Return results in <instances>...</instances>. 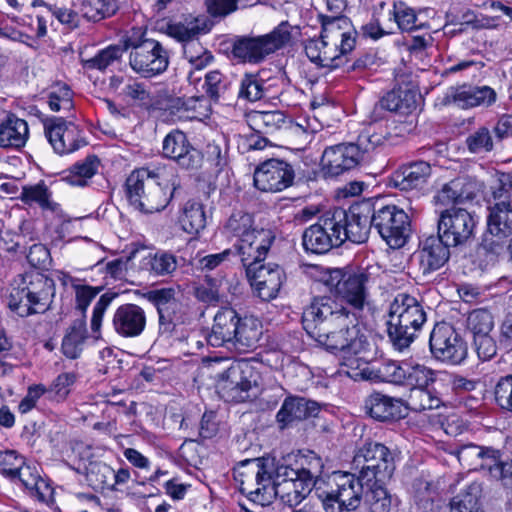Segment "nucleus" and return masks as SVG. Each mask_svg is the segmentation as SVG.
<instances>
[{
    "mask_svg": "<svg viewBox=\"0 0 512 512\" xmlns=\"http://www.w3.org/2000/svg\"><path fill=\"white\" fill-rule=\"evenodd\" d=\"M323 467L322 459L313 452L301 456L293 464L288 459L278 461L274 498H279L290 508L296 507L310 494Z\"/></svg>",
    "mask_w": 512,
    "mask_h": 512,
    "instance_id": "f257e3e1",
    "label": "nucleus"
},
{
    "mask_svg": "<svg viewBox=\"0 0 512 512\" xmlns=\"http://www.w3.org/2000/svg\"><path fill=\"white\" fill-rule=\"evenodd\" d=\"M55 294L54 281L38 271L17 275L11 282L7 294L8 308L20 317L44 313Z\"/></svg>",
    "mask_w": 512,
    "mask_h": 512,
    "instance_id": "f03ea898",
    "label": "nucleus"
},
{
    "mask_svg": "<svg viewBox=\"0 0 512 512\" xmlns=\"http://www.w3.org/2000/svg\"><path fill=\"white\" fill-rule=\"evenodd\" d=\"M427 320L426 311L420 300L407 293H398L390 303L387 335L398 351L408 348Z\"/></svg>",
    "mask_w": 512,
    "mask_h": 512,
    "instance_id": "7ed1b4c3",
    "label": "nucleus"
},
{
    "mask_svg": "<svg viewBox=\"0 0 512 512\" xmlns=\"http://www.w3.org/2000/svg\"><path fill=\"white\" fill-rule=\"evenodd\" d=\"M364 376L373 381L388 382L406 386L411 393L444 383L447 375L414 361L384 360L363 371Z\"/></svg>",
    "mask_w": 512,
    "mask_h": 512,
    "instance_id": "20e7f679",
    "label": "nucleus"
},
{
    "mask_svg": "<svg viewBox=\"0 0 512 512\" xmlns=\"http://www.w3.org/2000/svg\"><path fill=\"white\" fill-rule=\"evenodd\" d=\"M350 316L349 322L328 328L316 339L329 352L344 360L353 357L365 359L370 348L366 331L359 326L355 312H350Z\"/></svg>",
    "mask_w": 512,
    "mask_h": 512,
    "instance_id": "39448f33",
    "label": "nucleus"
},
{
    "mask_svg": "<svg viewBox=\"0 0 512 512\" xmlns=\"http://www.w3.org/2000/svg\"><path fill=\"white\" fill-rule=\"evenodd\" d=\"M261 376L253 363L240 360L218 375L217 390L230 402L242 403L255 399L260 393Z\"/></svg>",
    "mask_w": 512,
    "mask_h": 512,
    "instance_id": "423d86ee",
    "label": "nucleus"
},
{
    "mask_svg": "<svg viewBox=\"0 0 512 512\" xmlns=\"http://www.w3.org/2000/svg\"><path fill=\"white\" fill-rule=\"evenodd\" d=\"M226 228L237 238L235 247L241 261L266 257L274 237L270 230L256 229L251 214L242 211L233 213Z\"/></svg>",
    "mask_w": 512,
    "mask_h": 512,
    "instance_id": "0eeeda50",
    "label": "nucleus"
},
{
    "mask_svg": "<svg viewBox=\"0 0 512 512\" xmlns=\"http://www.w3.org/2000/svg\"><path fill=\"white\" fill-rule=\"evenodd\" d=\"M352 466L366 485L385 483L395 471V459L384 444L370 441L356 451Z\"/></svg>",
    "mask_w": 512,
    "mask_h": 512,
    "instance_id": "6e6552de",
    "label": "nucleus"
},
{
    "mask_svg": "<svg viewBox=\"0 0 512 512\" xmlns=\"http://www.w3.org/2000/svg\"><path fill=\"white\" fill-rule=\"evenodd\" d=\"M350 310L330 296H316L303 309L302 325L313 338L336 325L349 322Z\"/></svg>",
    "mask_w": 512,
    "mask_h": 512,
    "instance_id": "1a4fd4ad",
    "label": "nucleus"
},
{
    "mask_svg": "<svg viewBox=\"0 0 512 512\" xmlns=\"http://www.w3.org/2000/svg\"><path fill=\"white\" fill-rule=\"evenodd\" d=\"M371 225L392 249L403 247L412 231L410 217L402 208L394 204L373 203Z\"/></svg>",
    "mask_w": 512,
    "mask_h": 512,
    "instance_id": "9d476101",
    "label": "nucleus"
},
{
    "mask_svg": "<svg viewBox=\"0 0 512 512\" xmlns=\"http://www.w3.org/2000/svg\"><path fill=\"white\" fill-rule=\"evenodd\" d=\"M291 39L290 25L282 21L273 31L259 37H242L233 43L232 54L242 62L259 63Z\"/></svg>",
    "mask_w": 512,
    "mask_h": 512,
    "instance_id": "9b49d317",
    "label": "nucleus"
},
{
    "mask_svg": "<svg viewBox=\"0 0 512 512\" xmlns=\"http://www.w3.org/2000/svg\"><path fill=\"white\" fill-rule=\"evenodd\" d=\"M476 215L467 209L450 207L440 212L437 235L448 246L457 248L469 245L475 238Z\"/></svg>",
    "mask_w": 512,
    "mask_h": 512,
    "instance_id": "f8f14e48",
    "label": "nucleus"
},
{
    "mask_svg": "<svg viewBox=\"0 0 512 512\" xmlns=\"http://www.w3.org/2000/svg\"><path fill=\"white\" fill-rule=\"evenodd\" d=\"M332 482L335 489L323 491L319 497L327 512H335V504L339 511H352L359 507L364 497L366 484L358 475L349 472H334Z\"/></svg>",
    "mask_w": 512,
    "mask_h": 512,
    "instance_id": "ddd939ff",
    "label": "nucleus"
},
{
    "mask_svg": "<svg viewBox=\"0 0 512 512\" xmlns=\"http://www.w3.org/2000/svg\"><path fill=\"white\" fill-rule=\"evenodd\" d=\"M125 49H130L129 65L131 69L145 78L163 73L169 64L168 51L154 39L126 42Z\"/></svg>",
    "mask_w": 512,
    "mask_h": 512,
    "instance_id": "4468645a",
    "label": "nucleus"
},
{
    "mask_svg": "<svg viewBox=\"0 0 512 512\" xmlns=\"http://www.w3.org/2000/svg\"><path fill=\"white\" fill-rule=\"evenodd\" d=\"M371 274L367 269H335L330 274L329 284L339 298L355 311H362L368 298Z\"/></svg>",
    "mask_w": 512,
    "mask_h": 512,
    "instance_id": "2eb2a0df",
    "label": "nucleus"
},
{
    "mask_svg": "<svg viewBox=\"0 0 512 512\" xmlns=\"http://www.w3.org/2000/svg\"><path fill=\"white\" fill-rule=\"evenodd\" d=\"M344 221L341 211H327L317 222L306 228L302 235L305 251L325 254L341 245L340 227Z\"/></svg>",
    "mask_w": 512,
    "mask_h": 512,
    "instance_id": "dca6fc26",
    "label": "nucleus"
},
{
    "mask_svg": "<svg viewBox=\"0 0 512 512\" xmlns=\"http://www.w3.org/2000/svg\"><path fill=\"white\" fill-rule=\"evenodd\" d=\"M154 182L149 179L146 171L134 170L126 179V196L129 203L144 213L163 210L169 203L167 196L160 188L154 189Z\"/></svg>",
    "mask_w": 512,
    "mask_h": 512,
    "instance_id": "f3484780",
    "label": "nucleus"
},
{
    "mask_svg": "<svg viewBox=\"0 0 512 512\" xmlns=\"http://www.w3.org/2000/svg\"><path fill=\"white\" fill-rule=\"evenodd\" d=\"M264 259L265 257L241 262L246 268V275L256 295L263 301H270L277 297L285 273L277 264H262Z\"/></svg>",
    "mask_w": 512,
    "mask_h": 512,
    "instance_id": "a211bd4d",
    "label": "nucleus"
},
{
    "mask_svg": "<svg viewBox=\"0 0 512 512\" xmlns=\"http://www.w3.org/2000/svg\"><path fill=\"white\" fill-rule=\"evenodd\" d=\"M430 351L442 362L459 364L466 358V344L454 327L446 322L437 323L429 339Z\"/></svg>",
    "mask_w": 512,
    "mask_h": 512,
    "instance_id": "6ab92c4d",
    "label": "nucleus"
},
{
    "mask_svg": "<svg viewBox=\"0 0 512 512\" xmlns=\"http://www.w3.org/2000/svg\"><path fill=\"white\" fill-rule=\"evenodd\" d=\"M366 164L354 142H345L324 149L320 167L324 178H335Z\"/></svg>",
    "mask_w": 512,
    "mask_h": 512,
    "instance_id": "aec40b11",
    "label": "nucleus"
},
{
    "mask_svg": "<svg viewBox=\"0 0 512 512\" xmlns=\"http://www.w3.org/2000/svg\"><path fill=\"white\" fill-rule=\"evenodd\" d=\"M332 211H341L342 215L344 214V221L339 228L341 244L346 240L356 244L367 241L370 229L373 228L371 225L373 202L371 200L355 203L348 210L335 208Z\"/></svg>",
    "mask_w": 512,
    "mask_h": 512,
    "instance_id": "412c9836",
    "label": "nucleus"
},
{
    "mask_svg": "<svg viewBox=\"0 0 512 512\" xmlns=\"http://www.w3.org/2000/svg\"><path fill=\"white\" fill-rule=\"evenodd\" d=\"M294 177V169L288 162L269 159L256 168L254 185L263 192H279L291 186Z\"/></svg>",
    "mask_w": 512,
    "mask_h": 512,
    "instance_id": "4be33fe9",
    "label": "nucleus"
},
{
    "mask_svg": "<svg viewBox=\"0 0 512 512\" xmlns=\"http://www.w3.org/2000/svg\"><path fill=\"white\" fill-rule=\"evenodd\" d=\"M247 463L252 466L255 474L254 489L248 493V498L261 506L269 505L274 499L276 464L271 458H254Z\"/></svg>",
    "mask_w": 512,
    "mask_h": 512,
    "instance_id": "5701e85b",
    "label": "nucleus"
},
{
    "mask_svg": "<svg viewBox=\"0 0 512 512\" xmlns=\"http://www.w3.org/2000/svg\"><path fill=\"white\" fill-rule=\"evenodd\" d=\"M166 158L172 159L185 169H197L201 166L203 155L188 141L185 133L174 130L166 135L162 144Z\"/></svg>",
    "mask_w": 512,
    "mask_h": 512,
    "instance_id": "b1692460",
    "label": "nucleus"
},
{
    "mask_svg": "<svg viewBox=\"0 0 512 512\" xmlns=\"http://www.w3.org/2000/svg\"><path fill=\"white\" fill-rule=\"evenodd\" d=\"M321 37L329 44L338 46L342 53H349L355 48L357 32L342 14L320 15Z\"/></svg>",
    "mask_w": 512,
    "mask_h": 512,
    "instance_id": "393cba45",
    "label": "nucleus"
},
{
    "mask_svg": "<svg viewBox=\"0 0 512 512\" xmlns=\"http://www.w3.org/2000/svg\"><path fill=\"white\" fill-rule=\"evenodd\" d=\"M432 174L429 162L418 160L399 166L391 175L392 185L400 191L421 192Z\"/></svg>",
    "mask_w": 512,
    "mask_h": 512,
    "instance_id": "a878e982",
    "label": "nucleus"
},
{
    "mask_svg": "<svg viewBox=\"0 0 512 512\" xmlns=\"http://www.w3.org/2000/svg\"><path fill=\"white\" fill-rule=\"evenodd\" d=\"M496 98L495 90L489 86L462 85L451 87L445 94L443 103L468 109L477 106H490L495 103Z\"/></svg>",
    "mask_w": 512,
    "mask_h": 512,
    "instance_id": "bb28decb",
    "label": "nucleus"
},
{
    "mask_svg": "<svg viewBox=\"0 0 512 512\" xmlns=\"http://www.w3.org/2000/svg\"><path fill=\"white\" fill-rule=\"evenodd\" d=\"M319 412L320 406L316 401L300 396H288L276 414V422L279 429L284 430L308 418L316 417Z\"/></svg>",
    "mask_w": 512,
    "mask_h": 512,
    "instance_id": "cd10ccee",
    "label": "nucleus"
},
{
    "mask_svg": "<svg viewBox=\"0 0 512 512\" xmlns=\"http://www.w3.org/2000/svg\"><path fill=\"white\" fill-rule=\"evenodd\" d=\"M44 132L54 151L58 154L71 153L79 148L77 127L62 117L46 119Z\"/></svg>",
    "mask_w": 512,
    "mask_h": 512,
    "instance_id": "c85d7f7f",
    "label": "nucleus"
},
{
    "mask_svg": "<svg viewBox=\"0 0 512 512\" xmlns=\"http://www.w3.org/2000/svg\"><path fill=\"white\" fill-rule=\"evenodd\" d=\"M146 313L136 304L120 305L112 317V327L117 335L123 338H136L146 327Z\"/></svg>",
    "mask_w": 512,
    "mask_h": 512,
    "instance_id": "c756f323",
    "label": "nucleus"
},
{
    "mask_svg": "<svg viewBox=\"0 0 512 512\" xmlns=\"http://www.w3.org/2000/svg\"><path fill=\"white\" fill-rule=\"evenodd\" d=\"M479 191L478 183L466 176L457 177L448 183L434 196L436 204L456 207L458 204L473 200Z\"/></svg>",
    "mask_w": 512,
    "mask_h": 512,
    "instance_id": "7c9ffc66",
    "label": "nucleus"
},
{
    "mask_svg": "<svg viewBox=\"0 0 512 512\" xmlns=\"http://www.w3.org/2000/svg\"><path fill=\"white\" fill-rule=\"evenodd\" d=\"M403 401L382 392L374 391L364 401L367 415L379 422H392L402 417Z\"/></svg>",
    "mask_w": 512,
    "mask_h": 512,
    "instance_id": "2f4dec72",
    "label": "nucleus"
},
{
    "mask_svg": "<svg viewBox=\"0 0 512 512\" xmlns=\"http://www.w3.org/2000/svg\"><path fill=\"white\" fill-rule=\"evenodd\" d=\"M397 137V135L392 134L387 125L372 123L358 135L354 143L367 163L377 147L394 145Z\"/></svg>",
    "mask_w": 512,
    "mask_h": 512,
    "instance_id": "473e14b6",
    "label": "nucleus"
},
{
    "mask_svg": "<svg viewBox=\"0 0 512 512\" xmlns=\"http://www.w3.org/2000/svg\"><path fill=\"white\" fill-rule=\"evenodd\" d=\"M239 319L240 317L233 308H221L214 316L211 333L207 336L208 343L213 347L232 344Z\"/></svg>",
    "mask_w": 512,
    "mask_h": 512,
    "instance_id": "72a5a7b5",
    "label": "nucleus"
},
{
    "mask_svg": "<svg viewBox=\"0 0 512 512\" xmlns=\"http://www.w3.org/2000/svg\"><path fill=\"white\" fill-rule=\"evenodd\" d=\"M304 50L309 60L319 67L335 69L343 64V56L338 46L329 44L327 39H309L305 42Z\"/></svg>",
    "mask_w": 512,
    "mask_h": 512,
    "instance_id": "f704fd0d",
    "label": "nucleus"
},
{
    "mask_svg": "<svg viewBox=\"0 0 512 512\" xmlns=\"http://www.w3.org/2000/svg\"><path fill=\"white\" fill-rule=\"evenodd\" d=\"M450 247L437 235L426 238L419 252V264L423 275L440 269L450 257Z\"/></svg>",
    "mask_w": 512,
    "mask_h": 512,
    "instance_id": "c9c22d12",
    "label": "nucleus"
},
{
    "mask_svg": "<svg viewBox=\"0 0 512 512\" xmlns=\"http://www.w3.org/2000/svg\"><path fill=\"white\" fill-rule=\"evenodd\" d=\"M275 79L264 78L263 73H245L240 79L237 97L246 102H256L272 96Z\"/></svg>",
    "mask_w": 512,
    "mask_h": 512,
    "instance_id": "e433bc0d",
    "label": "nucleus"
},
{
    "mask_svg": "<svg viewBox=\"0 0 512 512\" xmlns=\"http://www.w3.org/2000/svg\"><path fill=\"white\" fill-rule=\"evenodd\" d=\"M29 137L28 124L15 114H8L0 122V147L19 149L25 146Z\"/></svg>",
    "mask_w": 512,
    "mask_h": 512,
    "instance_id": "4c0bfd02",
    "label": "nucleus"
},
{
    "mask_svg": "<svg viewBox=\"0 0 512 512\" xmlns=\"http://www.w3.org/2000/svg\"><path fill=\"white\" fill-rule=\"evenodd\" d=\"M487 232L500 239L512 235V202H495L488 208Z\"/></svg>",
    "mask_w": 512,
    "mask_h": 512,
    "instance_id": "58836bf2",
    "label": "nucleus"
},
{
    "mask_svg": "<svg viewBox=\"0 0 512 512\" xmlns=\"http://www.w3.org/2000/svg\"><path fill=\"white\" fill-rule=\"evenodd\" d=\"M263 334L262 322L253 316L240 317L232 345L239 351L246 352L257 348Z\"/></svg>",
    "mask_w": 512,
    "mask_h": 512,
    "instance_id": "ea45409f",
    "label": "nucleus"
},
{
    "mask_svg": "<svg viewBox=\"0 0 512 512\" xmlns=\"http://www.w3.org/2000/svg\"><path fill=\"white\" fill-rule=\"evenodd\" d=\"M454 454L459 462L469 470L487 469L495 461L497 450L482 447L475 444H467L459 447Z\"/></svg>",
    "mask_w": 512,
    "mask_h": 512,
    "instance_id": "a19ab883",
    "label": "nucleus"
},
{
    "mask_svg": "<svg viewBox=\"0 0 512 512\" xmlns=\"http://www.w3.org/2000/svg\"><path fill=\"white\" fill-rule=\"evenodd\" d=\"M246 120L249 127L259 135H273L287 123V117L279 110H253L246 114Z\"/></svg>",
    "mask_w": 512,
    "mask_h": 512,
    "instance_id": "79ce46f5",
    "label": "nucleus"
},
{
    "mask_svg": "<svg viewBox=\"0 0 512 512\" xmlns=\"http://www.w3.org/2000/svg\"><path fill=\"white\" fill-rule=\"evenodd\" d=\"M146 171L149 179L154 182V189L160 188L167 196L169 202L180 189V179L177 170L172 165L159 164L141 168Z\"/></svg>",
    "mask_w": 512,
    "mask_h": 512,
    "instance_id": "37998d69",
    "label": "nucleus"
},
{
    "mask_svg": "<svg viewBox=\"0 0 512 512\" xmlns=\"http://www.w3.org/2000/svg\"><path fill=\"white\" fill-rule=\"evenodd\" d=\"M88 331L84 319H77L67 328L62 339L61 351L69 359H77L84 350Z\"/></svg>",
    "mask_w": 512,
    "mask_h": 512,
    "instance_id": "c03bdc74",
    "label": "nucleus"
},
{
    "mask_svg": "<svg viewBox=\"0 0 512 512\" xmlns=\"http://www.w3.org/2000/svg\"><path fill=\"white\" fill-rule=\"evenodd\" d=\"M141 267L155 277L170 276L178 267V259L169 251L158 250L145 256L141 261Z\"/></svg>",
    "mask_w": 512,
    "mask_h": 512,
    "instance_id": "a18cd8bd",
    "label": "nucleus"
},
{
    "mask_svg": "<svg viewBox=\"0 0 512 512\" xmlns=\"http://www.w3.org/2000/svg\"><path fill=\"white\" fill-rule=\"evenodd\" d=\"M364 504L370 512H390L398 506L397 497L389 493L384 483L366 485Z\"/></svg>",
    "mask_w": 512,
    "mask_h": 512,
    "instance_id": "49530a36",
    "label": "nucleus"
},
{
    "mask_svg": "<svg viewBox=\"0 0 512 512\" xmlns=\"http://www.w3.org/2000/svg\"><path fill=\"white\" fill-rule=\"evenodd\" d=\"M19 199L26 205L37 204L42 210L55 212L59 205L52 200V192L44 181L22 187Z\"/></svg>",
    "mask_w": 512,
    "mask_h": 512,
    "instance_id": "de8ad7c7",
    "label": "nucleus"
},
{
    "mask_svg": "<svg viewBox=\"0 0 512 512\" xmlns=\"http://www.w3.org/2000/svg\"><path fill=\"white\" fill-rule=\"evenodd\" d=\"M100 160L95 155H89L86 158L73 164L66 172L63 180L73 186H86L98 171Z\"/></svg>",
    "mask_w": 512,
    "mask_h": 512,
    "instance_id": "09e8293b",
    "label": "nucleus"
},
{
    "mask_svg": "<svg viewBox=\"0 0 512 512\" xmlns=\"http://www.w3.org/2000/svg\"><path fill=\"white\" fill-rule=\"evenodd\" d=\"M182 229L191 235L198 234L206 226L204 207L196 201H187L179 217Z\"/></svg>",
    "mask_w": 512,
    "mask_h": 512,
    "instance_id": "8fccbe9b",
    "label": "nucleus"
},
{
    "mask_svg": "<svg viewBox=\"0 0 512 512\" xmlns=\"http://www.w3.org/2000/svg\"><path fill=\"white\" fill-rule=\"evenodd\" d=\"M497 144L492 130L486 125L479 126L472 130L465 139L467 150L472 154H486L494 150Z\"/></svg>",
    "mask_w": 512,
    "mask_h": 512,
    "instance_id": "3c124183",
    "label": "nucleus"
},
{
    "mask_svg": "<svg viewBox=\"0 0 512 512\" xmlns=\"http://www.w3.org/2000/svg\"><path fill=\"white\" fill-rule=\"evenodd\" d=\"M482 488L479 483H471L461 494L451 501V512H484L480 505Z\"/></svg>",
    "mask_w": 512,
    "mask_h": 512,
    "instance_id": "603ef678",
    "label": "nucleus"
},
{
    "mask_svg": "<svg viewBox=\"0 0 512 512\" xmlns=\"http://www.w3.org/2000/svg\"><path fill=\"white\" fill-rule=\"evenodd\" d=\"M207 95L217 101L226 100L232 93L233 83L229 76L224 75L219 70H214L205 75V84Z\"/></svg>",
    "mask_w": 512,
    "mask_h": 512,
    "instance_id": "864d4df0",
    "label": "nucleus"
},
{
    "mask_svg": "<svg viewBox=\"0 0 512 512\" xmlns=\"http://www.w3.org/2000/svg\"><path fill=\"white\" fill-rule=\"evenodd\" d=\"M381 108L390 112L408 113L416 107L415 94L411 91H395L386 93L380 100Z\"/></svg>",
    "mask_w": 512,
    "mask_h": 512,
    "instance_id": "5fc2aeb1",
    "label": "nucleus"
},
{
    "mask_svg": "<svg viewBox=\"0 0 512 512\" xmlns=\"http://www.w3.org/2000/svg\"><path fill=\"white\" fill-rule=\"evenodd\" d=\"M184 54L191 64L188 80L191 83L200 80L201 78L195 75L196 71L204 69L212 61L213 56L209 51L204 50L198 42L184 44Z\"/></svg>",
    "mask_w": 512,
    "mask_h": 512,
    "instance_id": "6e6d98bb",
    "label": "nucleus"
},
{
    "mask_svg": "<svg viewBox=\"0 0 512 512\" xmlns=\"http://www.w3.org/2000/svg\"><path fill=\"white\" fill-rule=\"evenodd\" d=\"M409 404L411 409L421 412L439 408L442 405V399L440 392L435 385H433L412 392L409 398Z\"/></svg>",
    "mask_w": 512,
    "mask_h": 512,
    "instance_id": "4d7b16f0",
    "label": "nucleus"
},
{
    "mask_svg": "<svg viewBox=\"0 0 512 512\" xmlns=\"http://www.w3.org/2000/svg\"><path fill=\"white\" fill-rule=\"evenodd\" d=\"M389 16L402 31H413L422 27V23H418L415 10L402 1L393 4L392 9L389 10Z\"/></svg>",
    "mask_w": 512,
    "mask_h": 512,
    "instance_id": "13d9d810",
    "label": "nucleus"
},
{
    "mask_svg": "<svg viewBox=\"0 0 512 512\" xmlns=\"http://www.w3.org/2000/svg\"><path fill=\"white\" fill-rule=\"evenodd\" d=\"M113 469L103 462H91L87 467L86 478L89 485L95 490L105 488L113 489Z\"/></svg>",
    "mask_w": 512,
    "mask_h": 512,
    "instance_id": "bf43d9fd",
    "label": "nucleus"
},
{
    "mask_svg": "<svg viewBox=\"0 0 512 512\" xmlns=\"http://www.w3.org/2000/svg\"><path fill=\"white\" fill-rule=\"evenodd\" d=\"M81 10L86 19L96 22L113 15L117 6L114 0H84Z\"/></svg>",
    "mask_w": 512,
    "mask_h": 512,
    "instance_id": "052dcab7",
    "label": "nucleus"
},
{
    "mask_svg": "<svg viewBox=\"0 0 512 512\" xmlns=\"http://www.w3.org/2000/svg\"><path fill=\"white\" fill-rule=\"evenodd\" d=\"M466 325L473 337L485 335L492 331L494 319L487 309H476L468 314Z\"/></svg>",
    "mask_w": 512,
    "mask_h": 512,
    "instance_id": "680f3d73",
    "label": "nucleus"
},
{
    "mask_svg": "<svg viewBox=\"0 0 512 512\" xmlns=\"http://www.w3.org/2000/svg\"><path fill=\"white\" fill-rule=\"evenodd\" d=\"M76 380L77 376L73 372L61 373L55 378L49 388H46L45 394L52 401L63 402L69 396Z\"/></svg>",
    "mask_w": 512,
    "mask_h": 512,
    "instance_id": "e2e57ef3",
    "label": "nucleus"
},
{
    "mask_svg": "<svg viewBox=\"0 0 512 512\" xmlns=\"http://www.w3.org/2000/svg\"><path fill=\"white\" fill-rule=\"evenodd\" d=\"M125 48L119 45H111L99 51L94 57L84 61V67L87 69L105 70L115 61L119 60Z\"/></svg>",
    "mask_w": 512,
    "mask_h": 512,
    "instance_id": "0e129e2a",
    "label": "nucleus"
},
{
    "mask_svg": "<svg viewBox=\"0 0 512 512\" xmlns=\"http://www.w3.org/2000/svg\"><path fill=\"white\" fill-rule=\"evenodd\" d=\"M73 93L68 85L56 84L48 94V105L54 112L70 111L73 107Z\"/></svg>",
    "mask_w": 512,
    "mask_h": 512,
    "instance_id": "69168bd1",
    "label": "nucleus"
},
{
    "mask_svg": "<svg viewBox=\"0 0 512 512\" xmlns=\"http://www.w3.org/2000/svg\"><path fill=\"white\" fill-rule=\"evenodd\" d=\"M145 297L156 307L157 311L176 308L178 305L176 291L171 287L151 290L145 294Z\"/></svg>",
    "mask_w": 512,
    "mask_h": 512,
    "instance_id": "338daca9",
    "label": "nucleus"
},
{
    "mask_svg": "<svg viewBox=\"0 0 512 512\" xmlns=\"http://www.w3.org/2000/svg\"><path fill=\"white\" fill-rule=\"evenodd\" d=\"M494 396L496 403L502 409L512 412V374L498 380Z\"/></svg>",
    "mask_w": 512,
    "mask_h": 512,
    "instance_id": "774afa93",
    "label": "nucleus"
}]
</instances>
